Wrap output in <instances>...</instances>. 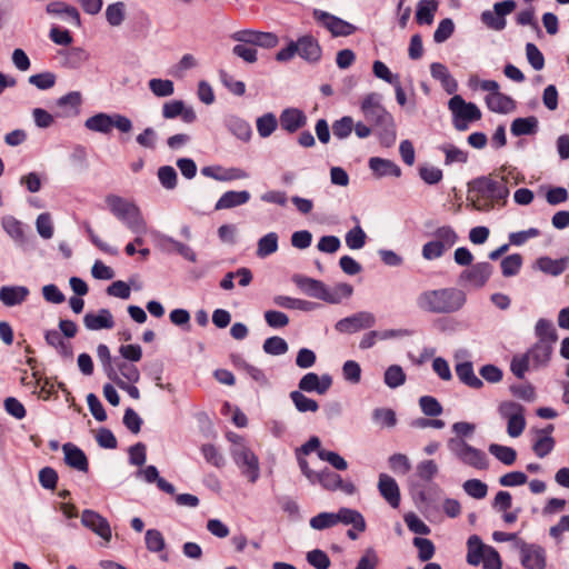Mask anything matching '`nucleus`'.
<instances>
[{"mask_svg": "<svg viewBox=\"0 0 569 569\" xmlns=\"http://www.w3.org/2000/svg\"><path fill=\"white\" fill-rule=\"evenodd\" d=\"M485 100L488 109L497 113H507L515 107L513 100L501 92L488 94Z\"/></svg>", "mask_w": 569, "mask_h": 569, "instance_id": "30", "label": "nucleus"}, {"mask_svg": "<svg viewBox=\"0 0 569 569\" xmlns=\"http://www.w3.org/2000/svg\"><path fill=\"white\" fill-rule=\"evenodd\" d=\"M376 318L371 312L361 311L343 318L336 323V330L342 333H353L361 329L373 327Z\"/></svg>", "mask_w": 569, "mask_h": 569, "instance_id": "11", "label": "nucleus"}, {"mask_svg": "<svg viewBox=\"0 0 569 569\" xmlns=\"http://www.w3.org/2000/svg\"><path fill=\"white\" fill-rule=\"evenodd\" d=\"M498 412L502 419H509V417H517L525 413V407L515 401H502L498 406Z\"/></svg>", "mask_w": 569, "mask_h": 569, "instance_id": "61", "label": "nucleus"}, {"mask_svg": "<svg viewBox=\"0 0 569 569\" xmlns=\"http://www.w3.org/2000/svg\"><path fill=\"white\" fill-rule=\"evenodd\" d=\"M230 452L236 465L241 469L242 475L250 482H256L260 476V466L254 452L246 443L233 446Z\"/></svg>", "mask_w": 569, "mask_h": 569, "instance_id": "8", "label": "nucleus"}, {"mask_svg": "<svg viewBox=\"0 0 569 569\" xmlns=\"http://www.w3.org/2000/svg\"><path fill=\"white\" fill-rule=\"evenodd\" d=\"M355 126V121L351 117L345 116L337 120L332 124V131L335 137L338 139H345L349 137Z\"/></svg>", "mask_w": 569, "mask_h": 569, "instance_id": "59", "label": "nucleus"}, {"mask_svg": "<svg viewBox=\"0 0 569 569\" xmlns=\"http://www.w3.org/2000/svg\"><path fill=\"white\" fill-rule=\"evenodd\" d=\"M332 385V379L329 375L319 377L315 372L306 373L299 381V390L305 392H317L319 395L326 393Z\"/></svg>", "mask_w": 569, "mask_h": 569, "instance_id": "15", "label": "nucleus"}, {"mask_svg": "<svg viewBox=\"0 0 569 569\" xmlns=\"http://www.w3.org/2000/svg\"><path fill=\"white\" fill-rule=\"evenodd\" d=\"M456 373L461 382L473 389H480L483 386L481 379H479L470 361H465L456 366Z\"/></svg>", "mask_w": 569, "mask_h": 569, "instance_id": "29", "label": "nucleus"}, {"mask_svg": "<svg viewBox=\"0 0 569 569\" xmlns=\"http://www.w3.org/2000/svg\"><path fill=\"white\" fill-rule=\"evenodd\" d=\"M535 331L539 342L553 345L558 339L557 331L549 320L539 319L536 323Z\"/></svg>", "mask_w": 569, "mask_h": 569, "instance_id": "39", "label": "nucleus"}, {"mask_svg": "<svg viewBox=\"0 0 569 569\" xmlns=\"http://www.w3.org/2000/svg\"><path fill=\"white\" fill-rule=\"evenodd\" d=\"M522 258L518 253L510 254L502 259L501 270L505 277H512L517 274L521 268Z\"/></svg>", "mask_w": 569, "mask_h": 569, "instance_id": "57", "label": "nucleus"}, {"mask_svg": "<svg viewBox=\"0 0 569 569\" xmlns=\"http://www.w3.org/2000/svg\"><path fill=\"white\" fill-rule=\"evenodd\" d=\"M487 547L481 541V539L473 535L468 539V553L467 561L469 565L478 566L483 560V555L487 551Z\"/></svg>", "mask_w": 569, "mask_h": 569, "instance_id": "32", "label": "nucleus"}, {"mask_svg": "<svg viewBox=\"0 0 569 569\" xmlns=\"http://www.w3.org/2000/svg\"><path fill=\"white\" fill-rule=\"evenodd\" d=\"M29 296V289L24 286H3L0 288V301L6 307L23 303Z\"/></svg>", "mask_w": 569, "mask_h": 569, "instance_id": "23", "label": "nucleus"}, {"mask_svg": "<svg viewBox=\"0 0 569 569\" xmlns=\"http://www.w3.org/2000/svg\"><path fill=\"white\" fill-rule=\"evenodd\" d=\"M492 273V267L488 262H480L461 273V279L473 288H481L486 284Z\"/></svg>", "mask_w": 569, "mask_h": 569, "instance_id": "17", "label": "nucleus"}, {"mask_svg": "<svg viewBox=\"0 0 569 569\" xmlns=\"http://www.w3.org/2000/svg\"><path fill=\"white\" fill-rule=\"evenodd\" d=\"M419 405L422 412L430 417H437L441 415L442 407L439 401L431 396H423L419 399Z\"/></svg>", "mask_w": 569, "mask_h": 569, "instance_id": "62", "label": "nucleus"}, {"mask_svg": "<svg viewBox=\"0 0 569 569\" xmlns=\"http://www.w3.org/2000/svg\"><path fill=\"white\" fill-rule=\"evenodd\" d=\"M337 517V525H352L355 530L359 532H363L366 530V521L363 516L355 510L349 508H340L338 512H335Z\"/></svg>", "mask_w": 569, "mask_h": 569, "instance_id": "25", "label": "nucleus"}, {"mask_svg": "<svg viewBox=\"0 0 569 569\" xmlns=\"http://www.w3.org/2000/svg\"><path fill=\"white\" fill-rule=\"evenodd\" d=\"M297 44V53L309 62H317L321 58V47L318 42V40L306 34L295 42Z\"/></svg>", "mask_w": 569, "mask_h": 569, "instance_id": "19", "label": "nucleus"}, {"mask_svg": "<svg viewBox=\"0 0 569 569\" xmlns=\"http://www.w3.org/2000/svg\"><path fill=\"white\" fill-rule=\"evenodd\" d=\"M81 523L101 537L104 541L111 540V528L108 520L93 510H83L81 515Z\"/></svg>", "mask_w": 569, "mask_h": 569, "instance_id": "12", "label": "nucleus"}, {"mask_svg": "<svg viewBox=\"0 0 569 569\" xmlns=\"http://www.w3.org/2000/svg\"><path fill=\"white\" fill-rule=\"evenodd\" d=\"M126 17V6L123 2L109 4L106 9V18L110 26L119 27Z\"/></svg>", "mask_w": 569, "mask_h": 569, "instance_id": "46", "label": "nucleus"}, {"mask_svg": "<svg viewBox=\"0 0 569 569\" xmlns=\"http://www.w3.org/2000/svg\"><path fill=\"white\" fill-rule=\"evenodd\" d=\"M391 471L397 475H406L411 470L410 459L403 453H393L388 459Z\"/></svg>", "mask_w": 569, "mask_h": 569, "instance_id": "50", "label": "nucleus"}, {"mask_svg": "<svg viewBox=\"0 0 569 569\" xmlns=\"http://www.w3.org/2000/svg\"><path fill=\"white\" fill-rule=\"evenodd\" d=\"M278 126L277 118L273 113H266L257 119V131L260 137H269Z\"/></svg>", "mask_w": 569, "mask_h": 569, "instance_id": "49", "label": "nucleus"}, {"mask_svg": "<svg viewBox=\"0 0 569 569\" xmlns=\"http://www.w3.org/2000/svg\"><path fill=\"white\" fill-rule=\"evenodd\" d=\"M438 471V465L432 459L422 460L417 465V475L423 481H431Z\"/></svg>", "mask_w": 569, "mask_h": 569, "instance_id": "56", "label": "nucleus"}, {"mask_svg": "<svg viewBox=\"0 0 569 569\" xmlns=\"http://www.w3.org/2000/svg\"><path fill=\"white\" fill-rule=\"evenodd\" d=\"M378 490L381 497L392 507L400 506V489L397 481L387 473H380L378 479Z\"/></svg>", "mask_w": 569, "mask_h": 569, "instance_id": "16", "label": "nucleus"}, {"mask_svg": "<svg viewBox=\"0 0 569 569\" xmlns=\"http://www.w3.org/2000/svg\"><path fill=\"white\" fill-rule=\"evenodd\" d=\"M489 452L507 466H511L517 458V452L513 448L497 443L489 446Z\"/></svg>", "mask_w": 569, "mask_h": 569, "instance_id": "43", "label": "nucleus"}, {"mask_svg": "<svg viewBox=\"0 0 569 569\" xmlns=\"http://www.w3.org/2000/svg\"><path fill=\"white\" fill-rule=\"evenodd\" d=\"M313 17L333 37H347L356 31L355 26L328 12L315 10Z\"/></svg>", "mask_w": 569, "mask_h": 569, "instance_id": "9", "label": "nucleus"}, {"mask_svg": "<svg viewBox=\"0 0 569 569\" xmlns=\"http://www.w3.org/2000/svg\"><path fill=\"white\" fill-rule=\"evenodd\" d=\"M231 132L242 141H248L251 137V128L248 122L239 118L231 119L229 122Z\"/></svg>", "mask_w": 569, "mask_h": 569, "instance_id": "60", "label": "nucleus"}, {"mask_svg": "<svg viewBox=\"0 0 569 569\" xmlns=\"http://www.w3.org/2000/svg\"><path fill=\"white\" fill-rule=\"evenodd\" d=\"M249 199H250V193L246 190H243V191H227L217 201L214 209L216 210L231 209L233 207L247 203L249 201Z\"/></svg>", "mask_w": 569, "mask_h": 569, "instance_id": "24", "label": "nucleus"}, {"mask_svg": "<svg viewBox=\"0 0 569 569\" xmlns=\"http://www.w3.org/2000/svg\"><path fill=\"white\" fill-rule=\"evenodd\" d=\"M122 222L136 234L143 236L147 232V223L142 218L140 210L137 208L133 209L123 220Z\"/></svg>", "mask_w": 569, "mask_h": 569, "instance_id": "42", "label": "nucleus"}, {"mask_svg": "<svg viewBox=\"0 0 569 569\" xmlns=\"http://www.w3.org/2000/svg\"><path fill=\"white\" fill-rule=\"evenodd\" d=\"M363 118L371 123L377 131L380 143L383 147H391L396 141V124L393 117L381 103V96L377 92L367 94L360 104Z\"/></svg>", "mask_w": 569, "mask_h": 569, "instance_id": "1", "label": "nucleus"}, {"mask_svg": "<svg viewBox=\"0 0 569 569\" xmlns=\"http://www.w3.org/2000/svg\"><path fill=\"white\" fill-rule=\"evenodd\" d=\"M292 280L305 293L328 303H340L353 292V288L348 283H338L329 289L322 281L300 274L293 276Z\"/></svg>", "mask_w": 569, "mask_h": 569, "instance_id": "3", "label": "nucleus"}, {"mask_svg": "<svg viewBox=\"0 0 569 569\" xmlns=\"http://www.w3.org/2000/svg\"><path fill=\"white\" fill-rule=\"evenodd\" d=\"M290 399L299 412H316L319 409L318 402L305 396L300 390L291 391Z\"/></svg>", "mask_w": 569, "mask_h": 569, "instance_id": "41", "label": "nucleus"}, {"mask_svg": "<svg viewBox=\"0 0 569 569\" xmlns=\"http://www.w3.org/2000/svg\"><path fill=\"white\" fill-rule=\"evenodd\" d=\"M310 527L315 530H323L337 525L335 512H321L310 519Z\"/></svg>", "mask_w": 569, "mask_h": 569, "instance_id": "53", "label": "nucleus"}, {"mask_svg": "<svg viewBox=\"0 0 569 569\" xmlns=\"http://www.w3.org/2000/svg\"><path fill=\"white\" fill-rule=\"evenodd\" d=\"M97 356L103 367V370L109 379H114L118 375L114 366L112 365V358L108 346L100 343L97 347Z\"/></svg>", "mask_w": 569, "mask_h": 569, "instance_id": "45", "label": "nucleus"}, {"mask_svg": "<svg viewBox=\"0 0 569 569\" xmlns=\"http://www.w3.org/2000/svg\"><path fill=\"white\" fill-rule=\"evenodd\" d=\"M366 240L367 234L359 224L350 229L345 237L346 244L351 250H359L363 248Z\"/></svg>", "mask_w": 569, "mask_h": 569, "instance_id": "44", "label": "nucleus"}, {"mask_svg": "<svg viewBox=\"0 0 569 569\" xmlns=\"http://www.w3.org/2000/svg\"><path fill=\"white\" fill-rule=\"evenodd\" d=\"M280 126L283 130L293 133L307 124V116L297 108H287L280 114Z\"/></svg>", "mask_w": 569, "mask_h": 569, "instance_id": "20", "label": "nucleus"}, {"mask_svg": "<svg viewBox=\"0 0 569 569\" xmlns=\"http://www.w3.org/2000/svg\"><path fill=\"white\" fill-rule=\"evenodd\" d=\"M83 323L88 330L97 331L113 328L114 320L110 310L100 309L97 313H87L83 317Z\"/></svg>", "mask_w": 569, "mask_h": 569, "instance_id": "22", "label": "nucleus"}, {"mask_svg": "<svg viewBox=\"0 0 569 569\" xmlns=\"http://www.w3.org/2000/svg\"><path fill=\"white\" fill-rule=\"evenodd\" d=\"M146 547L150 552H160L166 547V541L162 533L157 529H149L146 531Z\"/></svg>", "mask_w": 569, "mask_h": 569, "instance_id": "52", "label": "nucleus"}, {"mask_svg": "<svg viewBox=\"0 0 569 569\" xmlns=\"http://www.w3.org/2000/svg\"><path fill=\"white\" fill-rule=\"evenodd\" d=\"M158 179L163 188L172 190L177 186V172L171 166H163L158 169Z\"/></svg>", "mask_w": 569, "mask_h": 569, "instance_id": "58", "label": "nucleus"}, {"mask_svg": "<svg viewBox=\"0 0 569 569\" xmlns=\"http://www.w3.org/2000/svg\"><path fill=\"white\" fill-rule=\"evenodd\" d=\"M2 228L13 240L18 242L26 241L23 223L12 216H6L1 220Z\"/></svg>", "mask_w": 569, "mask_h": 569, "instance_id": "36", "label": "nucleus"}, {"mask_svg": "<svg viewBox=\"0 0 569 569\" xmlns=\"http://www.w3.org/2000/svg\"><path fill=\"white\" fill-rule=\"evenodd\" d=\"M430 72H431V76L437 79V80H440L442 86L445 87V89L449 92V93H452L453 91H456L457 89V82L455 81V79L451 77V74L449 73L447 67L440 62H433L431 63L430 66Z\"/></svg>", "mask_w": 569, "mask_h": 569, "instance_id": "34", "label": "nucleus"}, {"mask_svg": "<svg viewBox=\"0 0 569 569\" xmlns=\"http://www.w3.org/2000/svg\"><path fill=\"white\" fill-rule=\"evenodd\" d=\"M448 448L462 463L478 470H485L488 468L487 455L482 450L467 443L462 438L449 439Z\"/></svg>", "mask_w": 569, "mask_h": 569, "instance_id": "6", "label": "nucleus"}, {"mask_svg": "<svg viewBox=\"0 0 569 569\" xmlns=\"http://www.w3.org/2000/svg\"><path fill=\"white\" fill-rule=\"evenodd\" d=\"M263 351L268 355L280 356L288 351V343L280 337H270L263 342Z\"/></svg>", "mask_w": 569, "mask_h": 569, "instance_id": "54", "label": "nucleus"}, {"mask_svg": "<svg viewBox=\"0 0 569 569\" xmlns=\"http://www.w3.org/2000/svg\"><path fill=\"white\" fill-rule=\"evenodd\" d=\"M458 240L456 231L443 226L435 230L433 239L426 242L422 247V257L426 260H435L443 256L446 251L451 249Z\"/></svg>", "mask_w": 569, "mask_h": 569, "instance_id": "7", "label": "nucleus"}, {"mask_svg": "<svg viewBox=\"0 0 569 569\" xmlns=\"http://www.w3.org/2000/svg\"><path fill=\"white\" fill-rule=\"evenodd\" d=\"M438 10L437 0H420L417 4L416 21L418 24L430 26L433 22L435 14Z\"/></svg>", "mask_w": 569, "mask_h": 569, "instance_id": "28", "label": "nucleus"}, {"mask_svg": "<svg viewBox=\"0 0 569 569\" xmlns=\"http://www.w3.org/2000/svg\"><path fill=\"white\" fill-rule=\"evenodd\" d=\"M466 295L456 288L427 290L417 298L419 309L431 313H451L462 308Z\"/></svg>", "mask_w": 569, "mask_h": 569, "instance_id": "2", "label": "nucleus"}, {"mask_svg": "<svg viewBox=\"0 0 569 569\" xmlns=\"http://www.w3.org/2000/svg\"><path fill=\"white\" fill-rule=\"evenodd\" d=\"M316 482L320 483L326 490H341L349 495L355 492L352 482H345L338 473L329 469L319 471L316 476Z\"/></svg>", "mask_w": 569, "mask_h": 569, "instance_id": "14", "label": "nucleus"}, {"mask_svg": "<svg viewBox=\"0 0 569 569\" xmlns=\"http://www.w3.org/2000/svg\"><path fill=\"white\" fill-rule=\"evenodd\" d=\"M231 38L238 42L250 43L252 47L273 48L278 44L279 39L272 32H261L251 29L234 32Z\"/></svg>", "mask_w": 569, "mask_h": 569, "instance_id": "10", "label": "nucleus"}, {"mask_svg": "<svg viewBox=\"0 0 569 569\" xmlns=\"http://www.w3.org/2000/svg\"><path fill=\"white\" fill-rule=\"evenodd\" d=\"M151 92L157 97H169L174 92V86L168 79H151L149 81Z\"/></svg>", "mask_w": 569, "mask_h": 569, "instance_id": "51", "label": "nucleus"}, {"mask_svg": "<svg viewBox=\"0 0 569 569\" xmlns=\"http://www.w3.org/2000/svg\"><path fill=\"white\" fill-rule=\"evenodd\" d=\"M473 202L478 209L505 200L509 193L503 178L481 177L472 182Z\"/></svg>", "mask_w": 569, "mask_h": 569, "instance_id": "4", "label": "nucleus"}, {"mask_svg": "<svg viewBox=\"0 0 569 569\" xmlns=\"http://www.w3.org/2000/svg\"><path fill=\"white\" fill-rule=\"evenodd\" d=\"M62 451L64 453V462L69 467L82 472L88 471V459L80 448H78L73 443L68 442L62 446Z\"/></svg>", "mask_w": 569, "mask_h": 569, "instance_id": "21", "label": "nucleus"}, {"mask_svg": "<svg viewBox=\"0 0 569 569\" xmlns=\"http://www.w3.org/2000/svg\"><path fill=\"white\" fill-rule=\"evenodd\" d=\"M448 108L452 114V124L458 131H466L469 124L481 119V111L473 102H467L465 99L456 94L449 102Z\"/></svg>", "mask_w": 569, "mask_h": 569, "instance_id": "5", "label": "nucleus"}, {"mask_svg": "<svg viewBox=\"0 0 569 569\" xmlns=\"http://www.w3.org/2000/svg\"><path fill=\"white\" fill-rule=\"evenodd\" d=\"M279 237L276 232H269L259 239L257 246V256L259 258H266L278 250Z\"/></svg>", "mask_w": 569, "mask_h": 569, "instance_id": "40", "label": "nucleus"}, {"mask_svg": "<svg viewBox=\"0 0 569 569\" xmlns=\"http://www.w3.org/2000/svg\"><path fill=\"white\" fill-rule=\"evenodd\" d=\"M47 12L51 14H66L76 27L81 26L79 11L62 1H54L47 6Z\"/></svg>", "mask_w": 569, "mask_h": 569, "instance_id": "35", "label": "nucleus"}, {"mask_svg": "<svg viewBox=\"0 0 569 569\" xmlns=\"http://www.w3.org/2000/svg\"><path fill=\"white\" fill-rule=\"evenodd\" d=\"M538 120L536 117L517 118L512 121L510 131L513 136H527L537 131Z\"/></svg>", "mask_w": 569, "mask_h": 569, "instance_id": "37", "label": "nucleus"}, {"mask_svg": "<svg viewBox=\"0 0 569 569\" xmlns=\"http://www.w3.org/2000/svg\"><path fill=\"white\" fill-rule=\"evenodd\" d=\"M107 203L111 210V212L119 219L123 220L134 208H137L133 203L126 201L124 199L118 196H109L107 197Z\"/></svg>", "mask_w": 569, "mask_h": 569, "instance_id": "38", "label": "nucleus"}, {"mask_svg": "<svg viewBox=\"0 0 569 569\" xmlns=\"http://www.w3.org/2000/svg\"><path fill=\"white\" fill-rule=\"evenodd\" d=\"M201 173L218 181L242 180L249 177L248 172L241 168L224 169L220 166L203 167Z\"/></svg>", "mask_w": 569, "mask_h": 569, "instance_id": "18", "label": "nucleus"}, {"mask_svg": "<svg viewBox=\"0 0 569 569\" xmlns=\"http://www.w3.org/2000/svg\"><path fill=\"white\" fill-rule=\"evenodd\" d=\"M412 542L418 549V559L420 561H429L435 556L436 548L430 539L416 537Z\"/></svg>", "mask_w": 569, "mask_h": 569, "instance_id": "47", "label": "nucleus"}, {"mask_svg": "<svg viewBox=\"0 0 569 569\" xmlns=\"http://www.w3.org/2000/svg\"><path fill=\"white\" fill-rule=\"evenodd\" d=\"M307 561L316 569H328L330 567L328 555L320 549L309 551L307 553Z\"/></svg>", "mask_w": 569, "mask_h": 569, "instance_id": "64", "label": "nucleus"}, {"mask_svg": "<svg viewBox=\"0 0 569 569\" xmlns=\"http://www.w3.org/2000/svg\"><path fill=\"white\" fill-rule=\"evenodd\" d=\"M552 346L537 341L526 353L532 360L535 367H545L550 361L552 355Z\"/></svg>", "mask_w": 569, "mask_h": 569, "instance_id": "27", "label": "nucleus"}, {"mask_svg": "<svg viewBox=\"0 0 569 569\" xmlns=\"http://www.w3.org/2000/svg\"><path fill=\"white\" fill-rule=\"evenodd\" d=\"M463 490L475 499H482L487 496L488 486L479 479H469L465 481Z\"/></svg>", "mask_w": 569, "mask_h": 569, "instance_id": "55", "label": "nucleus"}, {"mask_svg": "<svg viewBox=\"0 0 569 569\" xmlns=\"http://www.w3.org/2000/svg\"><path fill=\"white\" fill-rule=\"evenodd\" d=\"M383 380L389 388L395 389L405 383L406 375L400 366L392 365L386 370Z\"/></svg>", "mask_w": 569, "mask_h": 569, "instance_id": "48", "label": "nucleus"}, {"mask_svg": "<svg viewBox=\"0 0 569 569\" xmlns=\"http://www.w3.org/2000/svg\"><path fill=\"white\" fill-rule=\"evenodd\" d=\"M520 561L526 569H545V550L536 545L522 543L520 546Z\"/></svg>", "mask_w": 569, "mask_h": 569, "instance_id": "13", "label": "nucleus"}, {"mask_svg": "<svg viewBox=\"0 0 569 569\" xmlns=\"http://www.w3.org/2000/svg\"><path fill=\"white\" fill-rule=\"evenodd\" d=\"M538 269L547 274L559 276L567 268V259H551L549 257H541L536 262Z\"/></svg>", "mask_w": 569, "mask_h": 569, "instance_id": "33", "label": "nucleus"}, {"mask_svg": "<svg viewBox=\"0 0 569 569\" xmlns=\"http://www.w3.org/2000/svg\"><path fill=\"white\" fill-rule=\"evenodd\" d=\"M455 30L453 21L449 18L441 20L433 33V40L437 43L445 42L451 37Z\"/></svg>", "mask_w": 569, "mask_h": 569, "instance_id": "63", "label": "nucleus"}, {"mask_svg": "<svg viewBox=\"0 0 569 569\" xmlns=\"http://www.w3.org/2000/svg\"><path fill=\"white\" fill-rule=\"evenodd\" d=\"M370 169L379 177H400V167L391 160L373 157L369 160Z\"/></svg>", "mask_w": 569, "mask_h": 569, "instance_id": "26", "label": "nucleus"}, {"mask_svg": "<svg viewBox=\"0 0 569 569\" xmlns=\"http://www.w3.org/2000/svg\"><path fill=\"white\" fill-rule=\"evenodd\" d=\"M84 127L90 131L108 134L112 130V114L97 113L86 120Z\"/></svg>", "mask_w": 569, "mask_h": 569, "instance_id": "31", "label": "nucleus"}]
</instances>
